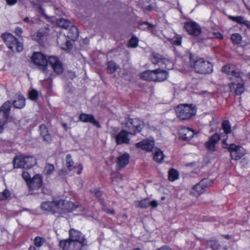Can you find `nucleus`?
Wrapping results in <instances>:
<instances>
[{"mask_svg":"<svg viewBox=\"0 0 250 250\" xmlns=\"http://www.w3.org/2000/svg\"><path fill=\"white\" fill-rule=\"evenodd\" d=\"M79 206L71 201H65L63 200H58L53 201H45L42 202L40 206L41 208L44 211L51 212L55 215H61L71 212Z\"/></svg>","mask_w":250,"mask_h":250,"instance_id":"1","label":"nucleus"},{"mask_svg":"<svg viewBox=\"0 0 250 250\" xmlns=\"http://www.w3.org/2000/svg\"><path fill=\"white\" fill-rule=\"evenodd\" d=\"M177 117L183 120H187L196 115V106L193 104H184L178 105L176 108Z\"/></svg>","mask_w":250,"mask_h":250,"instance_id":"2","label":"nucleus"},{"mask_svg":"<svg viewBox=\"0 0 250 250\" xmlns=\"http://www.w3.org/2000/svg\"><path fill=\"white\" fill-rule=\"evenodd\" d=\"M37 164L36 159L32 156L18 155L14 158V168H29Z\"/></svg>","mask_w":250,"mask_h":250,"instance_id":"3","label":"nucleus"},{"mask_svg":"<svg viewBox=\"0 0 250 250\" xmlns=\"http://www.w3.org/2000/svg\"><path fill=\"white\" fill-rule=\"evenodd\" d=\"M2 38L8 47L12 51L20 52L22 50V44L18 42L17 39L11 34H3Z\"/></svg>","mask_w":250,"mask_h":250,"instance_id":"4","label":"nucleus"},{"mask_svg":"<svg viewBox=\"0 0 250 250\" xmlns=\"http://www.w3.org/2000/svg\"><path fill=\"white\" fill-rule=\"evenodd\" d=\"M151 59L154 64L160 63V65L162 67H165L167 69L173 68V64L166 58H163L159 54L153 53L151 54Z\"/></svg>","mask_w":250,"mask_h":250,"instance_id":"5","label":"nucleus"},{"mask_svg":"<svg viewBox=\"0 0 250 250\" xmlns=\"http://www.w3.org/2000/svg\"><path fill=\"white\" fill-rule=\"evenodd\" d=\"M59 245L62 250H80L82 248V244L75 242L69 238L61 240Z\"/></svg>","mask_w":250,"mask_h":250,"instance_id":"6","label":"nucleus"},{"mask_svg":"<svg viewBox=\"0 0 250 250\" xmlns=\"http://www.w3.org/2000/svg\"><path fill=\"white\" fill-rule=\"evenodd\" d=\"M184 27L187 32L194 36L199 35L202 32V28L196 22L190 21L185 23Z\"/></svg>","mask_w":250,"mask_h":250,"instance_id":"7","label":"nucleus"},{"mask_svg":"<svg viewBox=\"0 0 250 250\" xmlns=\"http://www.w3.org/2000/svg\"><path fill=\"white\" fill-rule=\"evenodd\" d=\"M69 234L70 239L82 244V247L86 244L85 239L80 231L74 229H71L69 230Z\"/></svg>","mask_w":250,"mask_h":250,"instance_id":"8","label":"nucleus"},{"mask_svg":"<svg viewBox=\"0 0 250 250\" xmlns=\"http://www.w3.org/2000/svg\"><path fill=\"white\" fill-rule=\"evenodd\" d=\"M31 60L33 63L37 66H45L47 64L46 57L40 52L34 53L31 57Z\"/></svg>","mask_w":250,"mask_h":250,"instance_id":"9","label":"nucleus"},{"mask_svg":"<svg viewBox=\"0 0 250 250\" xmlns=\"http://www.w3.org/2000/svg\"><path fill=\"white\" fill-rule=\"evenodd\" d=\"M49 63L53 68L55 72L58 74H61L63 68L61 62L55 56H50L47 60V63Z\"/></svg>","mask_w":250,"mask_h":250,"instance_id":"10","label":"nucleus"},{"mask_svg":"<svg viewBox=\"0 0 250 250\" xmlns=\"http://www.w3.org/2000/svg\"><path fill=\"white\" fill-rule=\"evenodd\" d=\"M220 136L218 134L212 135L206 143V148L210 153L214 152L216 150V145L219 142Z\"/></svg>","mask_w":250,"mask_h":250,"instance_id":"11","label":"nucleus"},{"mask_svg":"<svg viewBox=\"0 0 250 250\" xmlns=\"http://www.w3.org/2000/svg\"><path fill=\"white\" fill-rule=\"evenodd\" d=\"M190 62L191 65L194 68L197 73H202L203 67V59L202 58L198 59L197 57L190 55Z\"/></svg>","mask_w":250,"mask_h":250,"instance_id":"12","label":"nucleus"},{"mask_svg":"<svg viewBox=\"0 0 250 250\" xmlns=\"http://www.w3.org/2000/svg\"><path fill=\"white\" fill-rule=\"evenodd\" d=\"M134 205L136 207L142 208H146L149 206L155 208L158 206V202L156 200L150 201L148 198H146L141 201H135Z\"/></svg>","mask_w":250,"mask_h":250,"instance_id":"13","label":"nucleus"},{"mask_svg":"<svg viewBox=\"0 0 250 250\" xmlns=\"http://www.w3.org/2000/svg\"><path fill=\"white\" fill-rule=\"evenodd\" d=\"M179 139L188 141L191 139L194 135V131L187 127H182L179 132Z\"/></svg>","mask_w":250,"mask_h":250,"instance_id":"14","label":"nucleus"},{"mask_svg":"<svg viewBox=\"0 0 250 250\" xmlns=\"http://www.w3.org/2000/svg\"><path fill=\"white\" fill-rule=\"evenodd\" d=\"M42 179L41 175L37 174L33 177L28 184L31 190L39 189L42 185Z\"/></svg>","mask_w":250,"mask_h":250,"instance_id":"15","label":"nucleus"},{"mask_svg":"<svg viewBox=\"0 0 250 250\" xmlns=\"http://www.w3.org/2000/svg\"><path fill=\"white\" fill-rule=\"evenodd\" d=\"M154 141L148 139L144 140L143 141L137 143L135 144L136 147L141 148L142 149L146 151H151L154 147Z\"/></svg>","mask_w":250,"mask_h":250,"instance_id":"16","label":"nucleus"},{"mask_svg":"<svg viewBox=\"0 0 250 250\" xmlns=\"http://www.w3.org/2000/svg\"><path fill=\"white\" fill-rule=\"evenodd\" d=\"M129 155L127 153H124L117 159V164L120 168H123L126 166L129 162Z\"/></svg>","mask_w":250,"mask_h":250,"instance_id":"17","label":"nucleus"},{"mask_svg":"<svg viewBox=\"0 0 250 250\" xmlns=\"http://www.w3.org/2000/svg\"><path fill=\"white\" fill-rule=\"evenodd\" d=\"M116 142L117 145L129 144V139L127 137V133L124 130L120 132L116 136Z\"/></svg>","mask_w":250,"mask_h":250,"instance_id":"18","label":"nucleus"},{"mask_svg":"<svg viewBox=\"0 0 250 250\" xmlns=\"http://www.w3.org/2000/svg\"><path fill=\"white\" fill-rule=\"evenodd\" d=\"M154 82H162L166 80L168 76V73L161 69L154 70Z\"/></svg>","mask_w":250,"mask_h":250,"instance_id":"19","label":"nucleus"},{"mask_svg":"<svg viewBox=\"0 0 250 250\" xmlns=\"http://www.w3.org/2000/svg\"><path fill=\"white\" fill-rule=\"evenodd\" d=\"M228 18L234 22L241 25H244L247 28H250V22L248 21L245 20L244 18L242 16H229Z\"/></svg>","mask_w":250,"mask_h":250,"instance_id":"20","label":"nucleus"},{"mask_svg":"<svg viewBox=\"0 0 250 250\" xmlns=\"http://www.w3.org/2000/svg\"><path fill=\"white\" fill-rule=\"evenodd\" d=\"M204 120H208L209 123L208 125H218L221 122V119L213 114L204 113Z\"/></svg>","mask_w":250,"mask_h":250,"instance_id":"21","label":"nucleus"},{"mask_svg":"<svg viewBox=\"0 0 250 250\" xmlns=\"http://www.w3.org/2000/svg\"><path fill=\"white\" fill-rule=\"evenodd\" d=\"M80 120L84 123H89L94 125H97L98 123L94 117L91 114H82L79 117Z\"/></svg>","mask_w":250,"mask_h":250,"instance_id":"22","label":"nucleus"},{"mask_svg":"<svg viewBox=\"0 0 250 250\" xmlns=\"http://www.w3.org/2000/svg\"><path fill=\"white\" fill-rule=\"evenodd\" d=\"M155 75L154 70H147L142 73L140 76L143 80L148 81H154Z\"/></svg>","mask_w":250,"mask_h":250,"instance_id":"23","label":"nucleus"},{"mask_svg":"<svg viewBox=\"0 0 250 250\" xmlns=\"http://www.w3.org/2000/svg\"><path fill=\"white\" fill-rule=\"evenodd\" d=\"M244 155L243 148L239 146L234 151L231 152L230 156L232 159L237 160L240 159Z\"/></svg>","mask_w":250,"mask_h":250,"instance_id":"24","label":"nucleus"},{"mask_svg":"<svg viewBox=\"0 0 250 250\" xmlns=\"http://www.w3.org/2000/svg\"><path fill=\"white\" fill-rule=\"evenodd\" d=\"M203 191V185L200 182L198 184L196 185L193 188L191 192L192 194L198 197L200 195H201Z\"/></svg>","mask_w":250,"mask_h":250,"instance_id":"25","label":"nucleus"},{"mask_svg":"<svg viewBox=\"0 0 250 250\" xmlns=\"http://www.w3.org/2000/svg\"><path fill=\"white\" fill-rule=\"evenodd\" d=\"M40 130L41 135L43 138L44 140L47 142L50 141L51 140V137L48 133L46 126H40Z\"/></svg>","mask_w":250,"mask_h":250,"instance_id":"26","label":"nucleus"},{"mask_svg":"<svg viewBox=\"0 0 250 250\" xmlns=\"http://www.w3.org/2000/svg\"><path fill=\"white\" fill-rule=\"evenodd\" d=\"M14 106L17 108L23 107L25 105V99L22 96H18L13 102Z\"/></svg>","mask_w":250,"mask_h":250,"instance_id":"27","label":"nucleus"},{"mask_svg":"<svg viewBox=\"0 0 250 250\" xmlns=\"http://www.w3.org/2000/svg\"><path fill=\"white\" fill-rule=\"evenodd\" d=\"M57 25L63 28H67L72 25V23L68 20L64 19H61L57 21Z\"/></svg>","mask_w":250,"mask_h":250,"instance_id":"28","label":"nucleus"},{"mask_svg":"<svg viewBox=\"0 0 250 250\" xmlns=\"http://www.w3.org/2000/svg\"><path fill=\"white\" fill-rule=\"evenodd\" d=\"M230 39L235 44H240L242 42V37L239 33H233L230 36Z\"/></svg>","mask_w":250,"mask_h":250,"instance_id":"29","label":"nucleus"},{"mask_svg":"<svg viewBox=\"0 0 250 250\" xmlns=\"http://www.w3.org/2000/svg\"><path fill=\"white\" fill-rule=\"evenodd\" d=\"M179 172L176 169L171 168L168 171V179L170 181H174L179 178Z\"/></svg>","mask_w":250,"mask_h":250,"instance_id":"30","label":"nucleus"},{"mask_svg":"<svg viewBox=\"0 0 250 250\" xmlns=\"http://www.w3.org/2000/svg\"><path fill=\"white\" fill-rule=\"evenodd\" d=\"M11 106V104L10 102H6L3 104V105L1 106L0 109V114L2 113L6 114L7 115H9V113L10 110V108Z\"/></svg>","mask_w":250,"mask_h":250,"instance_id":"31","label":"nucleus"},{"mask_svg":"<svg viewBox=\"0 0 250 250\" xmlns=\"http://www.w3.org/2000/svg\"><path fill=\"white\" fill-rule=\"evenodd\" d=\"M164 158V155L163 152L160 149L156 151L154 154L153 159L157 163H161Z\"/></svg>","mask_w":250,"mask_h":250,"instance_id":"32","label":"nucleus"},{"mask_svg":"<svg viewBox=\"0 0 250 250\" xmlns=\"http://www.w3.org/2000/svg\"><path fill=\"white\" fill-rule=\"evenodd\" d=\"M71 28L69 29L68 36L72 40L76 39L78 36V31L77 28L75 26H70Z\"/></svg>","mask_w":250,"mask_h":250,"instance_id":"33","label":"nucleus"},{"mask_svg":"<svg viewBox=\"0 0 250 250\" xmlns=\"http://www.w3.org/2000/svg\"><path fill=\"white\" fill-rule=\"evenodd\" d=\"M241 83H237L235 89V94L236 95H241L245 91L244 83L242 81Z\"/></svg>","mask_w":250,"mask_h":250,"instance_id":"34","label":"nucleus"},{"mask_svg":"<svg viewBox=\"0 0 250 250\" xmlns=\"http://www.w3.org/2000/svg\"><path fill=\"white\" fill-rule=\"evenodd\" d=\"M55 170V167L53 165L47 163L44 168V174L45 175H50Z\"/></svg>","mask_w":250,"mask_h":250,"instance_id":"35","label":"nucleus"},{"mask_svg":"<svg viewBox=\"0 0 250 250\" xmlns=\"http://www.w3.org/2000/svg\"><path fill=\"white\" fill-rule=\"evenodd\" d=\"M49 33V29L47 27H43L38 31L37 33V36L39 38V39H41L43 37H44L48 35Z\"/></svg>","mask_w":250,"mask_h":250,"instance_id":"36","label":"nucleus"},{"mask_svg":"<svg viewBox=\"0 0 250 250\" xmlns=\"http://www.w3.org/2000/svg\"><path fill=\"white\" fill-rule=\"evenodd\" d=\"M213 64L208 61L204 60V74H209L213 71Z\"/></svg>","mask_w":250,"mask_h":250,"instance_id":"37","label":"nucleus"},{"mask_svg":"<svg viewBox=\"0 0 250 250\" xmlns=\"http://www.w3.org/2000/svg\"><path fill=\"white\" fill-rule=\"evenodd\" d=\"M223 143L224 144V145L226 146L223 147L225 148H228V150L230 152V155H231V152L234 151L237 148V147L239 146H236L234 144H232L229 146V145L227 144L226 139H224L223 140Z\"/></svg>","mask_w":250,"mask_h":250,"instance_id":"38","label":"nucleus"},{"mask_svg":"<svg viewBox=\"0 0 250 250\" xmlns=\"http://www.w3.org/2000/svg\"><path fill=\"white\" fill-rule=\"evenodd\" d=\"M118 68V66L113 62H108L107 71L109 73L114 72Z\"/></svg>","mask_w":250,"mask_h":250,"instance_id":"39","label":"nucleus"},{"mask_svg":"<svg viewBox=\"0 0 250 250\" xmlns=\"http://www.w3.org/2000/svg\"><path fill=\"white\" fill-rule=\"evenodd\" d=\"M74 162L71 159V156L70 154H67L66 156V165L69 170H71L74 167H73Z\"/></svg>","mask_w":250,"mask_h":250,"instance_id":"40","label":"nucleus"},{"mask_svg":"<svg viewBox=\"0 0 250 250\" xmlns=\"http://www.w3.org/2000/svg\"><path fill=\"white\" fill-rule=\"evenodd\" d=\"M127 121L125 123V125H133L137 124V125H140L143 124V122L141 120L139 119L135 118V119H130L128 118L126 119Z\"/></svg>","mask_w":250,"mask_h":250,"instance_id":"41","label":"nucleus"},{"mask_svg":"<svg viewBox=\"0 0 250 250\" xmlns=\"http://www.w3.org/2000/svg\"><path fill=\"white\" fill-rule=\"evenodd\" d=\"M139 40L137 38L132 37L129 40L128 46L130 47L135 48L138 45Z\"/></svg>","mask_w":250,"mask_h":250,"instance_id":"42","label":"nucleus"},{"mask_svg":"<svg viewBox=\"0 0 250 250\" xmlns=\"http://www.w3.org/2000/svg\"><path fill=\"white\" fill-rule=\"evenodd\" d=\"M208 245L213 250H217L220 247L219 243L215 240L208 241Z\"/></svg>","mask_w":250,"mask_h":250,"instance_id":"43","label":"nucleus"},{"mask_svg":"<svg viewBox=\"0 0 250 250\" xmlns=\"http://www.w3.org/2000/svg\"><path fill=\"white\" fill-rule=\"evenodd\" d=\"M28 96L30 99L35 100L38 97V92L35 89H32L28 93Z\"/></svg>","mask_w":250,"mask_h":250,"instance_id":"44","label":"nucleus"},{"mask_svg":"<svg viewBox=\"0 0 250 250\" xmlns=\"http://www.w3.org/2000/svg\"><path fill=\"white\" fill-rule=\"evenodd\" d=\"M0 200H6L11 195V193L8 189H5L2 192H0Z\"/></svg>","mask_w":250,"mask_h":250,"instance_id":"45","label":"nucleus"},{"mask_svg":"<svg viewBox=\"0 0 250 250\" xmlns=\"http://www.w3.org/2000/svg\"><path fill=\"white\" fill-rule=\"evenodd\" d=\"M44 243L43 238L40 237H36L34 239V244L37 247H40Z\"/></svg>","mask_w":250,"mask_h":250,"instance_id":"46","label":"nucleus"},{"mask_svg":"<svg viewBox=\"0 0 250 250\" xmlns=\"http://www.w3.org/2000/svg\"><path fill=\"white\" fill-rule=\"evenodd\" d=\"M230 68H231L230 64H227L222 66V67L221 68V71L222 72L226 73L228 75H229L230 73L231 72Z\"/></svg>","mask_w":250,"mask_h":250,"instance_id":"47","label":"nucleus"},{"mask_svg":"<svg viewBox=\"0 0 250 250\" xmlns=\"http://www.w3.org/2000/svg\"><path fill=\"white\" fill-rule=\"evenodd\" d=\"M229 75H231L236 78H240L241 81H243V80L241 78V73L239 71H236L234 70H232L231 71Z\"/></svg>","mask_w":250,"mask_h":250,"instance_id":"48","label":"nucleus"},{"mask_svg":"<svg viewBox=\"0 0 250 250\" xmlns=\"http://www.w3.org/2000/svg\"><path fill=\"white\" fill-rule=\"evenodd\" d=\"M213 181L208 178H204V188L210 187L212 185Z\"/></svg>","mask_w":250,"mask_h":250,"instance_id":"49","label":"nucleus"},{"mask_svg":"<svg viewBox=\"0 0 250 250\" xmlns=\"http://www.w3.org/2000/svg\"><path fill=\"white\" fill-rule=\"evenodd\" d=\"M22 176L23 178L27 182L30 179V176L29 173L25 171L22 172Z\"/></svg>","mask_w":250,"mask_h":250,"instance_id":"50","label":"nucleus"},{"mask_svg":"<svg viewBox=\"0 0 250 250\" xmlns=\"http://www.w3.org/2000/svg\"><path fill=\"white\" fill-rule=\"evenodd\" d=\"M213 35L215 38L219 39V40H223V36L222 34H221L220 32H215L213 33Z\"/></svg>","mask_w":250,"mask_h":250,"instance_id":"51","label":"nucleus"},{"mask_svg":"<svg viewBox=\"0 0 250 250\" xmlns=\"http://www.w3.org/2000/svg\"><path fill=\"white\" fill-rule=\"evenodd\" d=\"M222 128H223L224 132L226 134L231 133L230 126H222Z\"/></svg>","mask_w":250,"mask_h":250,"instance_id":"52","label":"nucleus"},{"mask_svg":"<svg viewBox=\"0 0 250 250\" xmlns=\"http://www.w3.org/2000/svg\"><path fill=\"white\" fill-rule=\"evenodd\" d=\"M182 38L181 37H177L175 40H174V44L180 45L181 44Z\"/></svg>","mask_w":250,"mask_h":250,"instance_id":"53","label":"nucleus"},{"mask_svg":"<svg viewBox=\"0 0 250 250\" xmlns=\"http://www.w3.org/2000/svg\"><path fill=\"white\" fill-rule=\"evenodd\" d=\"M118 179H121V176H120V175H117L116 177H115V178H114L113 179V180H112V184L114 185H117V183L118 182Z\"/></svg>","mask_w":250,"mask_h":250,"instance_id":"54","label":"nucleus"},{"mask_svg":"<svg viewBox=\"0 0 250 250\" xmlns=\"http://www.w3.org/2000/svg\"><path fill=\"white\" fill-rule=\"evenodd\" d=\"M8 5H12L16 4L17 2V0H6Z\"/></svg>","mask_w":250,"mask_h":250,"instance_id":"55","label":"nucleus"},{"mask_svg":"<svg viewBox=\"0 0 250 250\" xmlns=\"http://www.w3.org/2000/svg\"><path fill=\"white\" fill-rule=\"evenodd\" d=\"M15 32L17 35H20L22 33V30L21 28L18 27L15 29Z\"/></svg>","mask_w":250,"mask_h":250,"instance_id":"56","label":"nucleus"},{"mask_svg":"<svg viewBox=\"0 0 250 250\" xmlns=\"http://www.w3.org/2000/svg\"><path fill=\"white\" fill-rule=\"evenodd\" d=\"M157 250H172L170 248L167 246H164Z\"/></svg>","mask_w":250,"mask_h":250,"instance_id":"57","label":"nucleus"},{"mask_svg":"<svg viewBox=\"0 0 250 250\" xmlns=\"http://www.w3.org/2000/svg\"><path fill=\"white\" fill-rule=\"evenodd\" d=\"M104 211L106 212L107 213H110V214H114V211L113 209H110L109 208H105L104 209Z\"/></svg>","mask_w":250,"mask_h":250,"instance_id":"58","label":"nucleus"},{"mask_svg":"<svg viewBox=\"0 0 250 250\" xmlns=\"http://www.w3.org/2000/svg\"><path fill=\"white\" fill-rule=\"evenodd\" d=\"M235 85L236 84H235V83H233V82H232L229 84V86L230 90H231L232 89L234 88Z\"/></svg>","mask_w":250,"mask_h":250,"instance_id":"59","label":"nucleus"},{"mask_svg":"<svg viewBox=\"0 0 250 250\" xmlns=\"http://www.w3.org/2000/svg\"><path fill=\"white\" fill-rule=\"evenodd\" d=\"M221 125H229V120H223Z\"/></svg>","mask_w":250,"mask_h":250,"instance_id":"60","label":"nucleus"},{"mask_svg":"<svg viewBox=\"0 0 250 250\" xmlns=\"http://www.w3.org/2000/svg\"><path fill=\"white\" fill-rule=\"evenodd\" d=\"M78 167L79 168V170L78 171L77 173L80 174L81 173L82 170H83V166L82 165H79L78 166Z\"/></svg>","mask_w":250,"mask_h":250,"instance_id":"61","label":"nucleus"},{"mask_svg":"<svg viewBox=\"0 0 250 250\" xmlns=\"http://www.w3.org/2000/svg\"><path fill=\"white\" fill-rule=\"evenodd\" d=\"M204 99L206 97H208L209 93L208 91H204Z\"/></svg>","mask_w":250,"mask_h":250,"instance_id":"62","label":"nucleus"},{"mask_svg":"<svg viewBox=\"0 0 250 250\" xmlns=\"http://www.w3.org/2000/svg\"><path fill=\"white\" fill-rule=\"evenodd\" d=\"M144 24L147 25L148 29L151 28L153 27V26L151 24H149L148 23H144Z\"/></svg>","mask_w":250,"mask_h":250,"instance_id":"63","label":"nucleus"},{"mask_svg":"<svg viewBox=\"0 0 250 250\" xmlns=\"http://www.w3.org/2000/svg\"><path fill=\"white\" fill-rule=\"evenodd\" d=\"M29 250H37V249L35 247L31 246L29 248Z\"/></svg>","mask_w":250,"mask_h":250,"instance_id":"64","label":"nucleus"}]
</instances>
